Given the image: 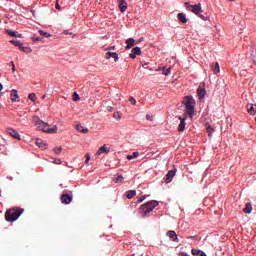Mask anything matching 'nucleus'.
Returning a JSON list of instances; mask_svg holds the SVG:
<instances>
[{"instance_id": "obj_17", "label": "nucleus", "mask_w": 256, "mask_h": 256, "mask_svg": "<svg viewBox=\"0 0 256 256\" xmlns=\"http://www.w3.org/2000/svg\"><path fill=\"white\" fill-rule=\"evenodd\" d=\"M197 93H198L199 99H204L205 95L207 94V91H205L204 88L198 87Z\"/></svg>"}, {"instance_id": "obj_33", "label": "nucleus", "mask_w": 256, "mask_h": 256, "mask_svg": "<svg viewBox=\"0 0 256 256\" xmlns=\"http://www.w3.org/2000/svg\"><path fill=\"white\" fill-rule=\"evenodd\" d=\"M115 183L123 182V175H118L114 178Z\"/></svg>"}, {"instance_id": "obj_35", "label": "nucleus", "mask_w": 256, "mask_h": 256, "mask_svg": "<svg viewBox=\"0 0 256 256\" xmlns=\"http://www.w3.org/2000/svg\"><path fill=\"white\" fill-rule=\"evenodd\" d=\"M121 112H114L113 117L114 119H117V121H119L121 119Z\"/></svg>"}, {"instance_id": "obj_16", "label": "nucleus", "mask_w": 256, "mask_h": 256, "mask_svg": "<svg viewBox=\"0 0 256 256\" xmlns=\"http://www.w3.org/2000/svg\"><path fill=\"white\" fill-rule=\"evenodd\" d=\"M119 9L121 13H125V11H127V2L125 0H119Z\"/></svg>"}, {"instance_id": "obj_50", "label": "nucleus", "mask_w": 256, "mask_h": 256, "mask_svg": "<svg viewBox=\"0 0 256 256\" xmlns=\"http://www.w3.org/2000/svg\"><path fill=\"white\" fill-rule=\"evenodd\" d=\"M3 91V84L0 83V93Z\"/></svg>"}, {"instance_id": "obj_24", "label": "nucleus", "mask_w": 256, "mask_h": 256, "mask_svg": "<svg viewBox=\"0 0 256 256\" xmlns=\"http://www.w3.org/2000/svg\"><path fill=\"white\" fill-rule=\"evenodd\" d=\"M36 145H37V147H39V149H45L47 144H45V142H43V140L37 139L36 140Z\"/></svg>"}, {"instance_id": "obj_46", "label": "nucleus", "mask_w": 256, "mask_h": 256, "mask_svg": "<svg viewBox=\"0 0 256 256\" xmlns=\"http://www.w3.org/2000/svg\"><path fill=\"white\" fill-rule=\"evenodd\" d=\"M143 201H145V196L140 197L138 203H143Z\"/></svg>"}, {"instance_id": "obj_30", "label": "nucleus", "mask_w": 256, "mask_h": 256, "mask_svg": "<svg viewBox=\"0 0 256 256\" xmlns=\"http://www.w3.org/2000/svg\"><path fill=\"white\" fill-rule=\"evenodd\" d=\"M28 99H30V101L35 102V101H37V95L35 93H30L28 95Z\"/></svg>"}, {"instance_id": "obj_15", "label": "nucleus", "mask_w": 256, "mask_h": 256, "mask_svg": "<svg viewBox=\"0 0 256 256\" xmlns=\"http://www.w3.org/2000/svg\"><path fill=\"white\" fill-rule=\"evenodd\" d=\"M10 99L13 103H15V101H17V99H19V93L17 92V90H15V89L11 90Z\"/></svg>"}, {"instance_id": "obj_1", "label": "nucleus", "mask_w": 256, "mask_h": 256, "mask_svg": "<svg viewBox=\"0 0 256 256\" xmlns=\"http://www.w3.org/2000/svg\"><path fill=\"white\" fill-rule=\"evenodd\" d=\"M24 211L25 210L23 208H11L8 211H6L5 220L8 223H13V222L17 221L19 219V217H21V215H23Z\"/></svg>"}, {"instance_id": "obj_20", "label": "nucleus", "mask_w": 256, "mask_h": 256, "mask_svg": "<svg viewBox=\"0 0 256 256\" xmlns=\"http://www.w3.org/2000/svg\"><path fill=\"white\" fill-rule=\"evenodd\" d=\"M177 19L180 20V23H187V16L185 13H178Z\"/></svg>"}, {"instance_id": "obj_13", "label": "nucleus", "mask_w": 256, "mask_h": 256, "mask_svg": "<svg viewBox=\"0 0 256 256\" xmlns=\"http://www.w3.org/2000/svg\"><path fill=\"white\" fill-rule=\"evenodd\" d=\"M111 151V148L107 147V145H103L102 147H100L98 149V151L96 152V155H103V153H109Z\"/></svg>"}, {"instance_id": "obj_14", "label": "nucleus", "mask_w": 256, "mask_h": 256, "mask_svg": "<svg viewBox=\"0 0 256 256\" xmlns=\"http://www.w3.org/2000/svg\"><path fill=\"white\" fill-rule=\"evenodd\" d=\"M246 109H247L249 115H255V113H256V105L255 104H247Z\"/></svg>"}, {"instance_id": "obj_22", "label": "nucleus", "mask_w": 256, "mask_h": 256, "mask_svg": "<svg viewBox=\"0 0 256 256\" xmlns=\"http://www.w3.org/2000/svg\"><path fill=\"white\" fill-rule=\"evenodd\" d=\"M251 211H253V206H251V203H246V206L243 209V212L249 215Z\"/></svg>"}, {"instance_id": "obj_51", "label": "nucleus", "mask_w": 256, "mask_h": 256, "mask_svg": "<svg viewBox=\"0 0 256 256\" xmlns=\"http://www.w3.org/2000/svg\"><path fill=\"white\" fill-rule=\"evenodd\" d=\"M16 37L21 38V37H23V35L22 34H16Z\"/></svg>"}, {"instance_id": "obj_29", "label": "nucleus", "mask_w": 256, "mask_h": 256, "mask_svg": "<svg viewBox=\"0 0 256 256\" xmlns=\"http://www.w3.org/2000/svg\"><path fill=\"white\" fill-rule=\"evenodd\" d=\"M251 57H252L253 63L256 65V48L252 49Z\"/></svg>"}, {"instance_id": "obj_45", "label": "nucleus", "mask_w": 256, "mask_h": 256, "mask_svg": "<svg viewBox=\"0 0 256 256\" xmlns=\"http://www.w3.org/2000/svg\"><path fill=\"white\" fill-rule=\"evenodd\" d=\"M54 163H55L56 165H61L62 161H61V159H55V160H54Z\"/></svg>"}, {"instance_id": "obj_28", "label": "nucleus", "mask_w": 256, "mask_h": 256, "mask_svg": "<svg viewBox=\"0 0 256 256\" xmlns=\"http://www.w3.org/2000/svg\"><path fill=\"white\" fill-rule=\"evenodd\" d=\"M139 157V152H133V155H127L126 159L131 160Z\"/></svg>"}, {"instance_id": "obj_6", "label": "nucleus", "mask_w": 256, "mask_h": 256, "mask_svg": "<svg viewBox=\"0 0 256 256\" xmlns=\"http://www.w3.org/2000/svg\"><path fill=\"white\" fill-rule=\"evenodd\" d=\"M175 173H177V170H170L164 177L165 183H171L173 181V177H175Z\"/></svg>"}, {"instance_id": "obj_11", "label": "nucleus", "mask_w": 256, "mask_h": 256, "mask_svg": "<svg viewBox=\"0 0 256 256\" xmlns=\"http://www.w3.org/2000/svg\"><path fill=\"white\" fill-rule=\"evenodd\" d=\"M180 119V124L178 125V131L180 133H183V131H185V125H187V123L185 121H187V117L181 118Z\"/></svg>"}, {"instance_id": "obj_40", "label": "nucleus", "mask_w": 256, "mask_h": 256, "mask_svg": "<svg viewBox=\"0 0 256 256\" xmlns=\"http://www.w3.org/2000/svg\"><path fill=\"white\" fill-rule=\"evenodd\" d=\"M129 101H130V103H131L132 105H137V100H135V98L130 97V98H129Z\"/></svg>"}, {"instance_id": "obj_49", "label": "nucleus", "mask_w": 256, "mask_h": 256, "mask_svg": "<svg viewBox=\"0 0 256 256\" xmlns=\"http://www.w3.org/2000/svg\"><path fill=\"white\" fill-rule=\"evenodd\" d=\"M56 9H61V6L59 5V3H56Z\"/></svg>"}, {"instance_id": "obj_23", "label": "nucleus", "mask_w": 256, "mask_h": 256, "mask_svg": "<svg viewBox=\"0 0 256 256\" xmlns=\"http://www.w3.org/2000/svg\"><path fill=\"white\" fill-rule=\"evenodd\" d=\"M76 129H77L80 133H89V129L84 128L83 126H81V124H77V125H76Z\"/></svg>"}, {"instance_id": "obj_41", "label": "nucleus", "mask_w": 256, "mask_h": 256, "mask_svg": "<svg viewBox=\"0 0 256 256\" xmlns=\"http://www.w3.org/2000/svg\"><path fill=\"white\" fill-rule=\"evenodd\" d=\"M85 157H86V162L85 163L88 164L89 161H91V155L90 154H86Z\"/></svg>"}, {"instance_id": "obj_4", "label": "nucleus", "mask_w": 256, "mask_h": 256, "mask_svg": "<svg viewBox=\"0 0 256 256\" xmlns=\"http://www.w3.org/2000/svg\"><path fill=\"white\" fill-rule=\"evenodd\" d=\"M158 205H159V202H157V200H152L143 204L140 209L144 217H147L149 213H151V211H153V209H155V207H157Z\"/></svg>"}, {"instance_id": "obj_38", "label": "nucleus", "mask_w": 256, "mask_h": 256, "mask_svg": "<svg viewBox=\"0 0 256 256\" xmlns=\"http://www.w3.org/2000/svg\"><path fill=\"white\" fill-rule=\"evenodd\" d=\"M39 33H40V35H42V37H51V34L45 32L43 30H39Z\"/></svg>"}, {"instance_id": "obj_18", "label": "nucleus", "mask_w": 256, "mask_h": 256, "mask_svg": "<svg viewBox=\"0 0 256 256\" xmlns=\"http://www.w3.org/2000/svg\"><path fill=\"white\" fill-rule=\"evenodd\" d=\"M191 253L194 256H207V254H205V252H203L202 250H199V249H195V248H193L191 250Z\"/></svg>"}, {"instance_id": "obj_31", "label": "nucleus", "mask_w": 256, "mask_h": 256, "mask_svg": "<svg viewBox=\"0 0 256 256\" xmlns=\"http://www.w3.org/2000/svg\"><path fill=\"white\" fill-rule=\"evenodd\" d=\"M10 43H12V45H15V47H21V41L19 40H11Z\"/></svg>"}, {"instance_id": "obj_2", "label": "nucleus", "mask_w": 256, "mask_h": 256, "mask_svg": "<svg viewBox=\"0 0 256 256\" xmlns=\"http://www.w3.org/2000/svg\"><path fill=\"white\" fill-rule=\"evenodd\" d=\"M184 7L187 9V11L194 13V15H197L203 21L207 20V17H205V15L201 14V13H203V9L201 8V3H199L197 5H191L189 2H185Z\"/></svg>"}, {"instance_id": "obj_53", "label": "nucleus", "mask_w": 256, "mask_h": 256, "mask_svg": "<svg viewBox=\"0 0 256 256\" xmlns=\"http://www.w3.org/2000/svg\"><path fill=\"white\" fill-rule=\"evenodd\" d=\"M45 97H47V95H43V96H42V99H45Z\"/></svg>"}, {"instance_id": "obj_12", "label": "nucleus", "mask_w": 256, "mask_h": 256, "mask_svg": "<svg viewBox=\"0 0 256 256\" xmlns=\"http://www.w3.org/2000/svg\"><path fill=\"white\" fill-rule=\"evenodd\" d=\"M167 237H169L171 241H174L175 243H179V238L177 237V233H175V231L173 230L168 231Z\"/></svg>"}, {"instance_id": "obj_43", "label": "nucleus", "mask_w": 256, "mask_h": 256, "mask_svg": "<svg viewBox=\"0 0 256 256\" xmlns=\"http://www.w3.org/2000/svg\"><path fill=\"white\" fill-rule=\"evenodd\" d=\"M10 65H12V71L13 73H15L16 69H15V62L11 61Z\"/></svg>"}, {"instance_id": "obj_8", "label": "nucleus", "mask_w": 256, "mask_h": 256, "mask_svg": "<svg viewBox=\"0 0 256 256\" xmlns=\"http://www.w3.org/2000/svg\"><path fill=\"white\" fill-rule=\"evenodd\" d=\"M137 55H141V48L136 46L132 49L131 53L129 54V57L131 59H136Z\"/></svg>"}, {"instance_id": "obj_5", "label": "nucleus", "mask_w": 256, "mask_h": 256, "mask_svg": "<svg viewBox=\"0 0 256 256\" xmlns=\"http://www.w3.org/2000/svg\"><path fill=\"white\" fill-rule=\"evenodd\" d=\"M33 123L35 125V127H37V129H39V131H43L45 132L47 130V123L43 122V120H41V118H39V116H35L33 118Z\"/></svg>"}, {"instance_id": "obj_26", "label": "nucleus", "mask_w": 256, "mask_h": 256, "mask_svg": "<svg viewBox=\"0 0 256 256\" xmlns=\"http://www.w3.org/2000/svg\"><path fill=\"white\" fill-rule=\"evenodd\" d=\"M44 133H57V126H53L52 128H47L46 130H44Z\"/></svg>"}, {"instance_id": "obj_47", "label": "nucleus", "mask_w": 256, "mask_h": 256, "mask_svg": "<svg viewBox=\"0 0 256 256\" xmlns=\"http://www.w3.org/2000/svg\"><path fill=\"white\" fill-rule=\"evenodd\" d=\"M106 110L109 111V113H111V112L113 111V107L107 106V107H106Z\"/></svg>"}, {"instance_id": "obj_39", "label": "nucleus", "mask_w": 256, "mask_h": 256, "mask_svg": "<svg viewBox=\"0 0 256 256\" xmlns=\"http://www.w3.org/2000/svg\"><path fill=\"white\" fill-rule=\"evenodd\" d=\"M206 129H207L209 135H211V133H213V128H211V124L206 123Z\"/></svg>"}, {"instance_id": "obj_25", "label": "nucleus", "mask_w": 256, "mask_h": 256, "mask_svg": "<svg viewBox=\"0 0 256 256\" xmlns=\"http://www.w3.org/2000/svg\"><path fill=\"white\" fill-rule=\"evenodd\" d=\"M212 69H213V72L217 75V73H219V71H221V69L219 68V63L216 62L214 64H212Z\"/></svg>"}, {"instance_id": "obj_32", "label": "nucleus", "mask_w": 256, "mask_h": 256, "mask_svg": "<svg viewBox=\"0 0 256 256\" xmlns=\"http://www.w3.org/2000/svg\"><path fill=\"white\" fill-rule=\"evenodd\" d=\"M7 35H10V37H17V32L13 30H6Z\"/></svg>"}, {"instance_id": "obj_52", "label": "nucleus", "mask_w": 256, "mask_h": 256, "mask_svg": "<svg viewBox=\"0 0 256 256\" xmlns=\"http://www.w3.org/2000/svg\"><path fill=\"white\" fill-rule=\"evenodd\" d=\"M190 239H197V236H190Z\"/></svg>"}, {"instance_id": "obj_7", "label": "nucleus", "mask_w": 256, "mask_h": 256, "mask_svg": "<svg viewBox=\"0 0 256 256\" xmlns=\"http://www.w3.org/2000/svg\"><path fill=\"white\" fill-rule=\"evenodd\" d=\"M71 201H73V197L71 195H69L68 193L63 194L61 196V203H63V205H69V203H71Z\"/></svg>"}, {"instance_id": "obj_9", "label": "nucleus", "mask_w": 256, "mask_h": 256, "mask_svg": "<svg viewBox=\"0 0 256 256\" xmlns=\"http://www.w3.org/2000/svg\"><path fill=\"white\" fill-rule=\"evenodd\" d=\"M6 133H8V135H11V137H13L14 139H21V136L19 135V132H17V130L12 129V128H8L6 129Z\"/></svg>"}, {"instance_id": "obj_37", "label": "nucleus", "mask_w": 256, "mask_h": 256, "mask_svg": "<svg viewBox=\"0 0 256 256\" xmlns=\"http://www.w3.org/2000/svg\"><path fill=\"white\" fill-rule=\"evenodd\" d=\"M54 153H56V155H60L61 151H63L62 147H56L53 149Z\"/></svg>"}, {"instance_id": "obj_42", "label": "nucleus", "mask_w": 256, "mask_h": 256, "mask_svg": "<svg viewBox=\"0 0 256 256\" xmlns=\"http://www.w3.org/2000/svg\"><path fill=\"white\" fill-rule=\"evenodd\" d=\"M32 41H34V43L37 41H42V38L41 37H33Z\"/></svg>"}, {"instance_id": "obj_44", "label": "nucleus", "mask_w": 256, "mask_h": 256, "mask_svg": "<svg viewBox=\"0 0 256 256\" xmlns=\"http://www.w3.org/2000/svg\"><path fill=\"white\" fill-rule=\"evenodd\" d=\"M146 119H147V121H153V116L147 114Z\"/></svg>"}, {"instance_id": "obj_34", "label": "nucleus", "mask_w": 256, "mask_h": 256, "mask_svg": "<svg viewBox=\"0 0 256 256\" xmlns=\"http://www.w3.org/2000/svg\"><path fill=\"white\" fill-rule=\"evenodd\" d=\"M171 73V68H163L162 75H169Z\"/></svg>"}, {"instance_id": "obj_10", "label": "nucleus", "mask_w": 256, "mask_h": 256, "mask_svg": "<svg viewBox=\"0 0 256 256\" xmlns=\"http://www.w3.org/2000/svg\"><path fill=\"white\" fill-rule=\"evenodd\" d=\"M114 59L115 63H117V61H119V54H117V52H106L105 54V59Z\"/></svg>"}, {"instance_id": "obj_27", "label": "nucleus", "mask_w": 256, "mask_h": 256, "mask_svg": "<svg viewBox=\"0 0 256 256\" xmlns=\"http://www.w3.org/2000/svg\"><path fill=\"white\" fill-rule=\"evenodd\" d=\"M20 51H23L24 53H31V48L25 47L22 44L20 45Z\"/></svg>"}, {"instance_id": "obj_54", "label": "nucleus", "mask_w": 256, "mask_h": 256, "mask_svg": "<svg viewBox=\"0 0 256 256\" xmlns=\"http://www.w3.org/2000/svg\"><path fill=\"white\" fill-rule=\"evenodd\" d=\"M2 107H3V106L0 104V109H2Z\"/></svg>"}, {"instance_id": "obj_21", "label": "nucleus", "mask_w": 256, "mask_h": 256, "mask_svg": "<svg viewBox=\"0 0 256 256\" xmlns=\"http://www.w3.org/2000/svg\"><path fill=\"white\" fill-rule=\"evenodd\" d=\"M135 195H137V191H135V190H128L126 192L127 199H133V197H135Z\"/></svg>"}, {"instance_id": "obj_55", "label": "nucleus", "mask_w": 256, "mask_h": 256, "mask_svg": "<svg viewBox=\"0 0 256 256\" xmlns=\"http://www.w3.org/2000/svg\"><path fill=\"white\" fill-rule=\"evenodd\" d=\"M229 1H235V0H229Z\"/></svg>"}, {"instance_id": "obj_36", "label": "nucleus", "mask_w": 256, "mask_h": 256, "mask_svg": "<svg viewBox=\"0 0 256 256\" xmlns=\"http://www.w3.org/2000/svg\"><path fill=\"white\" fill-rule=\"evenodd\" d=\"M81 99V97H79V94H77V92H74L73 96H72V100L73 101H79Z\"/></svg>"}, {"instance_id": "obj_48", "label": "nucleus", "mask_w": 256, "mask_h": 256, "mask_svg": "<svg viewBox=\"0 0 256 256\" xmlns=\"http://www.w3.org/2000/svg\"><path fill=\"white\" fill-rule=\"evenodd\" d=\"M106 50L107 51H113V50H115V46H111V47L107 48Z\"/></svg>"}, {"instance_id": "obj_19", "label": "nucleus", "mask_w": 256, "mask_h": 256, "mask_svg": "<svg viewBox=\"0 0 256 256\" xmlns=\"http://www.w3.org/2000/svg\"><path fill=\"white\" fill-rule=\"evenodd\" d=\"M135 45V39L129 38L126 40V49H131Z\"/></svg>"}, {"instance_id": "obj_3", "label": "nucleus", "mask_w": 256, "mask_h": 256, "mask_svg": "<svg viewBox=\"0 0 256 256\" xmlns=\"http://www.w3.org/2000/svg\"><path fill=\"white\" fill-rule=\"evenodd\" d=\"M183 103L186 107V115H189L190 119L193 118V114L195 113V99L191 96H186Z\"/></svg>"}]
</instances>
